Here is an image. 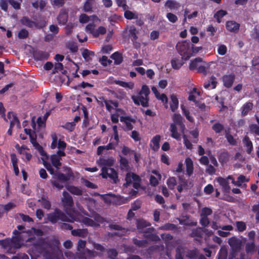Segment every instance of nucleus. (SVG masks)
<instances>
[{"instance_id": "f257e3e1", "label": "nucleus", "mask_w": 259, "mask_h": 259, "mask_svg": "<svg viewBox=\"0 0 259 259\" xmlns=\"http://www.w3.org/2000/svg\"><path fill=\"white\" fill-rule=\"evenodd\" d=\"M27 233V246H32L44 259H64L61 250L56 248L59 244L58 240L54 237H42L44 232L39 229L32 227Z\"/></svg>"}, {"instance_id": "f03ea898", "label": "nucleus", "mask_w": 259, "mask_h": 259, "mask_svg": "<svg viewBox=\"0 0 259 259\" xmlns=\"http://www.w3.org/2000/svg\"><path fill=\"white\" fill-rule=\"evenodd\" d=\"M51 137L52 141L50 146L51 148L55 149L57 148L59 150L56 153L52 154L50 156V160L54 166L57 169H59L61 165L60 162L61 157L65 155L64 150L66 147V143L60 139L58 140L55 133H52L51 134Z\"/></svg>"}, {"instance_id": "7ed1b4c3", "label": "nucleus", "mask_w": 259, "mask_h": 259, "mask_svg": "<svg viewBox=\"0 0 259 259\" xmlns=\"http://www.w3.org/2000/svg\"><path fill=\"white\" fill-rule=\"evenodd\" d=\"M23 228L24 227L22 225L18 226L17 227L18 230H15L13 231V234L17 235L16 237L13 239H6L1 241L3 247L7 252L12 253L16 249L21 247L23 245V240L21 239L22 236L19 231L23 229Z\"/></svg>"}, {"instance_id": "20e7f679", "label": "nucleus", "mask_w": 259, "mask_h": 259, "mask_svg": "<svg viewBox=\"0 0 259 259\" xmlns=\"http://www.w3.org/2000/svg\"><path fill=\"white\" fill-rule=\"evenodd\" d=\"M150 93L149 88L146 85H143L138 95L133 96L132 98L136 105H141L143 107L149 106V95Z\"/></svg>"}, {"instance_id": "39448f33", "label": "nucleus", "mask_w": 259, "mask_h": 259, "mask_svg": "<svg viewBox=\"0 0 259 259\" xmlns=\"http://www.w3.org/2000/svg\"><path fill=\"white\" fill-rule=\"evenodd\" d=\"M86 242L79 240L77 243L76 255L78 259H94L95 253L85 248Z\"/></svg>"}, {"instance_id": "423d86ee", "label": "nucleus", "mask_w": 259, "mask_h": 259, "mask_svg": "<svg viewBox=\"0 0 259 259\" xmlns=\"http://www.w3.org/2000/svg\"><path fill=\"white\" fill-rule=\"evenodd\" d=\"M48 220L53 224L56 223L59 220L63 222H73L75 220L74 217L72 215L67 216L62 211L56 209L55 210L48 214Z\"/></svg>"}, {"instance_id": "0eeeda50", "label": "nucleus", "mask_w": 259, "mask_h": 259, "mask_svg": "<svg viewBox=\"0 0 259 259\" xmlns=\"http://www.w3.org/2000/svg\"><path fill=\"white\" fill-rule=\"evenodd\" d=\"M210 63L203 62L201 58H196L190 62L189 68L190 70H196L198 72L206 74L207 72V68L209 66Z\"/></svg>"}, {"instance_id": "6e6552de", "label": "nucleus", "mask_w": 259, "mask_h": 259, "mask_svg": "<svg viewBox=\"0 0 259 259\" xmlns=\"http://www.w3.org/2000/svg\"><path fill=\"white\" fill-rule=\"evenodd\" d=\"M74 221H78L82 222L85 225L87 226H91L93 227H97L100 226V224L103 223L104 221V219L98 214L94 215L95 221L92 219L83 217L78 216L76 218L74 217Z\"/></svg>"}, {"instance_id": "1a4fd4ad", "label": "nucleus", "mask_w": 259, "mask_h": 259, "mask_svg": "<svg viewBox=\"0 0 259 259\" xmlns=\"http://www.w3.org/2000/svg\"><path fill=\"white\" fill-rule=\"evenodd\" d=\"M178 52L182 56V58L185 60L189 59L192 52L190 49V44L189 42L184 41L177 44L176 46Z\"/></svg>"}, {"instance_id": "9d476101", "label": "nucleus", "mask_w": 259, "mask_h": 259, "mask_svg": "<svg viewBox=\"0 0 259 259\" xmlns=\"http://www.w3.org/2000/svg\"><path fill=\"white\" fill-rule=\"evenodd\" d=\"M125 180L126 183L123 184V187L125 188L131 186L136 189H138L140 186L141 179L138 175L134 173H127Z\"/></svg>"}, {"instance_id": "9b49d317", "label": "nucleus", "mask_w": 259, "mask_h": 259, "mask_svg": "<svg viewBox=\"0 0 259 259\" xmlns=\"http://www.w3.org/2000/svg\"><path fill=\"white\" fill-rule=\"evenodd\" d=\"M62 201L63 203L65 211L68 214L71 213L72 212H75L73 208L72 198L67 192L64 191L63 192Z\"/></svg>"}, {"instance_id": "f8f14e48", "label": "nucleus", "mask_w": 259, "mask_h": 259, "mask_svg": "<svg viewBox=\"0 0 259 259\" xmlns=\"http://www.w3.org/2000/svg\"><path fill=\"white\" fill-rule=\"evenodd\" d=\"M46 117L43 118L39 117L37 119V123H35L34 121L32 120L31 123L32 127L34 133L36 134L38 133L41 129H44L46 126Z\"/></svg>"}, {"instance_id": "ddd939ff", "label": "nucleus", "mask_w": 259, "mask_h": 259, "mask_svg": "<svg viewBox=\"0 0 259 259\" xmlns=\"http://www.w3.org/2000/svg\"><path fill=\"white\" fill-rule=\"evenodd\" d=\"M100 175H101L103 178H110L115 183L118 181L117 172L112 168H106L105 171L102 170V172Z\"/></svg>"}, {"instance_id": "4468645a", "label": "nucleus", "mask_w": 259, "mask_h": 259, "mask_svg": "<svg viewBox=\"0 0 259 259\" xmlns=\"http://www.w3.org/2000/svg\"><path fill=\"white\" fill-rule=\"evenodd\" d=\"M21 0H1L0 6L2 10L7 11L8 9V3H9L14 8L20 9V4Z\"/></svg>"}, {"instance_id": "2eb2a0df", "label": "nucleus", "mask_w": 259, "mask_h": 259, "mask_svg": "<svg viewBox=\"0 0 259 259\" xmlns=\"http://www.w3.org/2000/svg\"><path fill=\"white\" fill-rule=\"evenodd\" d=\"M114 162L115 160L113 158H100L97 163L101 167L102 170L105 171V169L110 168V167L114 164Z\"/></svg>"}, {"instance_id": "dca6fc26", "label": "nucleus", "mask_w": 259, "mask_h": 259, "mask_svg": "<svg viewBox=\"0 0 259 259\" xmlns=\"http://www.w3.org/2000/svg\"><path fill=\"white\" fill-rule=\"evenodd\" d=\"M226 29L232 32H237L239 29L240 24L234 21H228L226 23Z\"/></svg>"}, {"instance_id": "f3484780", "label": "nucleus", "mask_w": 259, "mask_h": 259, "mask_svg": "<svg viewBox=\"0 0 259 259\" xmlns=\"http://www.w3.org/2000/svg\"><path fill=\"white\" fill-rule=\"evenodd\" d=\"M233 255L230 254L228 256L227 248L222 246L218 254V259H233Z\"/></svg>"}, {"instance_id": "a211bd4d", "label": "nucleus", "mask_w": 259, "mask_h": 259, "mask_svg": "<svg viewBox=\"0 0 259 259\" xmlns=\"http://www.w3.org/2000/svg\"><path fill=\"white\" fill-rule=\"evenodd\" d=\"M7 117L10 119L11 127H14L15 126L17 128L20 127L19 122L14 113L9 112L7 114Z\"/></svg>"}, {"instance_id": "6ab92c4d", "label": "nucleus", "mask_w": 259, "mask_h": 259, "mask_svg": "<svg viewBox=\"0 0 259 259\" xmlns=\"http://www.w3.org/2000/svg\"><path fill=\"white\" fill-rule=\"evenodd\" d=\"M120 121L125 124L126 129L128 130H131L133 128V124L135 123V120L129 116H121Z\"/></svg>"}, {"instance_id": "aec40b11", "label": "nucleus", "mask_w": 259, "mask_h": 259, "mask_svg": "<svg viewBox=\"0 0 259 259\" xmlns=\"http://www.w3.org/2000/svg\"><path fill=\"white\" fill-rule=\"evenodd\" d=\"M228 243L233 250H237L240 247L241 242L240 240L234 237L230 238L228 240Z\"/></svg>"}, {"instance_id": "412c9836", "label": "nucleus", "mask_w": 259, "mask_h": 259, "mask_svg": "<svg viewBox=\"0 0 259 259\" xmlns=\"http://www.w3.org/2000/svg\"><path fill=\"white\" fill-rule=\"evenodd\" d=\"M242 141L244 146L246 148L247 153L250 154L253 149V145L251 141L247 136H245Z\"/></svg>"}, {"instance_id": "4be33fe9", "label": "nucleus", "mask_w": 259, "mask_h": 259, "mask_svg": "<svg viewBox=\"0 0 259 259\" xmlns=\"http://www.w3.org/2000/svg\"><path fill=\"white\" fill-rule=\"evenodd\" d=\"M185 163L187 174L190 176L193 172V162L190 158L187 157L186 158Z\"/></svg>"}, {"instance_id": "5701e85b", "label": "nucleus", "mask_w": 259, "mask_h": 259, "mask_svg": "<svg viewBox=\"0 0 259 259\" xmlns=\"http://www.w3.org/2000/svg\"><path fill=\"white\" fill-rule=\"evenodd\" d=\"M105 105L108 111L111 112L118 107V103L116 102H113L110 100H105L104 101Z\"/></svg>"}, {"instance_id": "b1692460", "label": "nucleus", "mask_w": 259, "mask_h": 259, "mask_svg": "<svg viewBox=\"0 0 259 259\" xmlns=\"http://www.w3.org/2000/svg\"><path fill=\"white\" fill-rule=\"evenodd\" d=\"M160 141V136L159 135H156L151 140L150 146L153 150L156 151L159 149Z\"/></svg>"}, {"instance_id": "393cba45", "label": "nucleus", "mask_w": 259, "mask_h": 259, "mask_svg": "<svg viewBox=\"0 0 259 259\" xmlns=\"http://www.w3.org/2000/svg\"><path fill=\"white\" fill-rule=\"evenodd\" d=\"M169 131L171 132V136L176 140H180L181 135L177 131V128L175 123H172L170 125Z\"/></svg>"}, {"instance_id": "a878e982", "label": "nucleus", "mask_w": 259, "mask_h": 259, "mask_svg": "<svg viewBox=\"0 0 259 259\" xmlns=\"http://www.w3.org/2000/svg\"><path fill=\"white\" fill-rule=\"evenodd\" d=\"M34 57L37 60H45L49 57V54L46 52L38 51L34 53Z\"/></svg>"}, {"instance_id": "bb28decb", "label": "nucleus", "mask_w": 259, "mask_h": 259, "mask_svg": "<svg viewBox=\"0 0 259 259\" xmlns=\"http://www.w3.org/2000/svg\"><path fill=\"white\" fill-rule=\"evenodd\" d=\"M152 91L155 94V96L157 99L161 100L163 102H164L165 103H167V98L165 94H160L158 93V92L157 91V89L154 87H153L152 88Z\"/></svg>"}, {"instance_id": "cd10ccee", "label": "nucleus", "mask_w": 259, "mask_h": 259, "mask_svg": "<svg viewBox=\"0 0 259 259\" xmlns=\"http://www.w3.org/2000/svg\"><path fill=\"white\" fill-rule=\"evenodd\" d=\"M153 173L155 175V176H151L150 177V182L151 185L156 186L158 184V181L161 179V175L156 171H153Z\"/></svg>"}, {"instance_id": "c85d7f7f", "label": "nucleus", "mask_w": 259, "mask_h": 259, "mask_svg": "<svg viewBox=\"0 0 259 259\" xmlns=\"http://www.w3.org/2000/svg\"><path fill=\"white\" fill-rule=\"evenodd\" d=\"M67 14L65 10H61L57 19L60 24H65L67 20Z\"/></svg>"}, {"instance_id": "c756f323", "label": "nucleus", "mask_w": 259, "mask_h": 259, "mask_svg": "<svg viewBox=\"0 0 259 259\" xmlns=\"http://www.w3.org/2000/svg\"><path fill=\"white\" fill-rule=\"evenodd\" d=\"M81 54L82 57L87 61L91 60L95 55L94 52L90 51L88 49H83Z\"/></svg>"}, {"instance_id": "7c9ffc66", "label": "nucleus", "mask_w": 259, "mask_h": 259, "mask_svg": "<svg viewBox=\"0 0 259 259\" xmlns=\"http://www.w3.org/2000/svg\"><path fill=\"white\" fill-rule=\"evenodd\" d=\"M217 181L222 186L225 191H228L230 189L229 183L227 179L219 177L217 179Z\"/></svg>"}, {"instance_id": "2f4dec72", "label": "nucleus", "mask_w": 259, "mask_h": 259, "mask_svg": "<svg viewBox=\"0 0 259 259\" xmlns=\"http://www.w3.org/2000/svg\"><path fill=\"white\" fill-rule=\"evenodd\" d=\"M67 189L72 194L80 195L82 194V190L78 187H76L73 186H66Z\"/></svg>"}, {"instance_id": "473e14b6", "label": "nucleus", "mask_w": 259, "mask_h": 259, "mask_svg": "<svg viewBox=\"0 0 259 259\" xmlns=\"http://www.w3.org/2000/svg\"><path fill=\"white\" fill-rule=\"evenodd\" d=\"M180 180L181 182V184L178 187V190L179 192H181L183 190V188H188L189 187H191L192 186V184L191 182H190L189 184L188 182L185 180H183L182 178H180Z\"/></svg>"}, {"instance_id": "72a5a7b5", "label": "nucleus", "mask_w": 259, "mask_h": 259, "mask_svg": "<svg viewBox=\"0 0 259 259\" xmlns=\"http://www.w3.org/2000/svg\"><path fill=\"white\" fill-rule=\"evenodd\" d=\"M93 246L94 249L96 250V252L93 251L95 253V256L97 255H101L105 251V248L100 244L93 242Z\"/></svg>"}, {"instance_id": "f704fd0d", "label": "nucleus", "mask_w": 259, "mask_h": 259, "mask_svg": "<svg viewBox=\"0 0 259 259\" xmlns=\"http://www.w3.org/2000/svg\"><path fill=\"white\" fill-rule=\"evenodd\" d=\"M253 107V104L251 102H248L242 106V115L243 116L246 115L251 110Z\"/></svg>"}, {"instance_id": "c9c22d12", "label": "nucleus", "mask_w": 259, "mask_h": 259, "mask_svg": "<svg viewBox=\"0 0 259 259\" xmlns=\"http://www.w3.org/2000/svg\"><path fill=\"white\" fill-rule=\"evenodd\" d=\"M21 22L23 25L29 27H34L37 26V24L35 22L31 21L27 17H23L21 20Z\"/></svg>"}, {"instance_id": "e433bc0d", "label": "nucleus", "mask_w": 259, "mask_h": 259, "mask_svg": "<svg viewBox=\"0 0 259 259\" xmlns=\"http://www.w3.org/2000/svg\"><path fill=\"white\" fill-rule=\"evenodd\" d=\"M111 58L114 60V63L117 65L121 64L123 60L121 54L118 52L113 54Z\"/></svg>"}, {"instance_id": "4c0bfd02", "label": "nucleus", "mask_w": 259, "mask_h": 259, "mask_svg": "<svg viewBox=\"0 0 259 259\" xmlns=\"http://www.w3.org/2000/svg\"><path fill=\"white\" fill-rule=\"evenodd\" d=\"M179 221L180 224L184 225L195 226L197 224L196 222L191 221L187 217L183 219H179Z\"/></svg>"}, {"instance_id": "58836bf2", "label": "nucleus", "mask_w": 259, "mask_h": 259, "mask_svg": "<svg viewBox=\"0 0 259 259\" xmlns=\"http://www.w3.org/2000/svg\"><path fill=\"white\" fill-rule=\"evenodd\" d=\"M26 133L30 135V137L31 139V142L33 144L34 146L36 149L38 150V152L40 151V149H43L42 147L40 146L38 144L36 143L35 140V138L33 137V136L31 134V130L25 129Z\"/></svg>"}, {"instance_id": "ea45409f", "label": "nucleus", "mask_w": 259, "mask_h": 259, "mask_svg": "<svg viewBox=\"0 0 259 259\" xmlns=\"http://www.w3.org/2000/svg\"><path fill=\"white\" fill-rule=\"evenodd\" d=\"M26 133L30 135V137L31 139V142L33 144L34 146L36 149L38 150V152L40 151V149H43L42 147L40 146L38 144L36 143L35 140V138L33 137V136L31 134V130L25 129Z\"/></svg>"}, {"instance_id": "a19ab883", "label": "nucleus", "mask_w": 259, "mask_h": 259, "mask_svg": "<svg viewBox=\"0 0 259 259\" xmlns=\"http://www.w3.org/2000/svg\"><path fill=\"white\" fill-rule=\"evenodd\" d=\"M174 123L175 124L179 125L183 129L184 128V125L182 124V117L180 114H175L172 117Z\"/></svg>"}, {"instance_id": "79ce46f5", "label": "nucleus", "mask_w": 259, "mask_h": 259, "mask_svg": "<svg viewBox=\"0 0 259 259\" xmlns=\"http://www.w3.org/2000/svg\"><path fill=\"white\" fill-rule=\"evenodd\" d=\"M87 234L88 232L85 229H76L72 231V234L74 236L84 237L87 235Z\"/></svg>"}, {"instance_id": "37998d69", "label": "nucleus", "mask_w": 259, "mask_h": 259, "mask_svg": "<svg viewBox=\"0 0 259 259\" xmlns=\"http://www.w3.org/2000/svg\"><path fill=\"white\" fill-rule=\"evenodd\" d=\"M165 6L171 10L180 7V5L176 2L172 1H167L165 3Z\"/></svg>"}, {"instance_id": "c03bdc74", "label": "nucleus", "mask_w": 259, "mask_h": 259, "mask_svg": "<svg viewBox=\"0 0 259 259\" xmlns=\"http://www.w3.org/2000/svg\"><path fill=\"white\" fill-rule=\"evenodd\" d=\"M137 224L138 229L140 231H142V229L144 228L149 226L150 225L149 223L144 220H139L137 221Z\"/></svg>"}, {"instance_id": "a18cd8bd", "label": "nucleus", "mask_w": 259, "mask_h": 259, "mask_svg": "<svg viewBox=\"0 0 259 259\" xmlns=\"http://www.w3.org/2000/svg\"><path fill=\"white\" fill-rule=\"evenodd\" d=\"M171 100L170 108L172 111H175L178 107L179 101L177 98L173 95L171 96Z\"/></svg>"}, {"instance_id": "49530a36", "label": "nucleus", "mask_w": 259, "mask_h": 259, "mask_svg": "<svg viewBox=\"0 0 259 259\" xmlns=\"http://www.w3.org/2000/svg\"><path fill=\"white\" fill-rule=\"evenodd\" d=\"M124 15L125 18L128 20L137 19L138 18L137 14L130 11H125Z\"/></svg>"}, {"instance_id": "de8ad7c7", "label": "nucleus", "mask_w": 259, "mask_h": 259, "mask_svg": "<svg viewBox=\"0 0 259 259\" xmlns=\"http://www.w3.org/2000/svg\"><path fill=\"white\" fill-rule=\"evenodd\" d=\"M248 180L246 179L245 177L243 175H240L238 178V180L236 181H235L234 180L232 179V183L234 184L235 185H236L237 186H240L242 183H243L245 181H248Z\"/></svg>"}, {"instance_id": "09e8293b", "label": "nucleus", "mask_w": 259, "mask_h": 259, "mask_svg": "<svg viewBox=\"0 0 259 259\" xmlns=\"http://www.w3.org/2000/svg\"><path fill=\"white\" fill-rule=\"evenodd\" d=\"M106 32V29L103 26H100L95 31L93 32V36L98 37L100 34H104Z\"/></svg>"}, {"instance_id": "8fccbe9b", "label": "nucleus", "mask_w": 259, "mask_h": 259, "mask_svg": "<svg viewBox=\"0 0 259 259\" xmlns=\"http://www.w3.org/2000/svg\"><path fill=\"white\" fill-rule=\"evenodd\" d=\"M32 6L36 9L39 8L40 10H41L46 6V3L42 0H39L35 2H33Z\"/></svg>"}, {"instance_id": "3c124183", "label": "nucleus", "mask_w": 259, "mask_h": 259, "mask_svg": "<svg viewBox=\"0 0 259 259\" xmlns=\"http://www.w3.org/2000/svg\"><path fill=\"white\" fill-rule=\"evenodd\" d=\"M199 93L197 92L196 89L194 88L192 92L190 94L189 96V100L190 101H193L195 102L197 96H199Z\"/></svg>"}, {"instance_id": "603ef678", "label": "nucleus", "mask_w": 259, "mask_h": 259, "mask_svg": "<svg viewBox=\"0 0 259 259\" xmlns=\"http://www.w3.org/2000/svg\"><path fill=\"white\" fill-rule=\"evenodd\" d=\"M108 255L110 259H122L118 256L116 250L113 249L108 250Z\"/></svg>"}, {"instance_id": "864d4df0", "label": "nucleus", "mask_w": 259, "mask_h": 259, "mask_svg": "<svg viewBox=\"0 0 259 259\" xmlns=\"http://www.w3.org/2000/svg\"><path fill=\"white\" fill-rule=\"evenodd\" d=\"M53 178L58 179L60 181L64 183L69 180L68 177L63 174H59L58 175H55Z\"/></svg>"}, {"instance_id": "5fc2aeb1", "label": "nucleus", "mask_w": 259, "mask_h": 259, "mask_svg": "<svg viewBox=\"0 0 259 259\" xmlns=\"http://www.w3.org/2000/svg\"><path fill=\"white\" fill-rule=\"evenodd\" d=\"M205 229H203L201 228H198L195 230H193L192 233V236L193 237H201L202 232L204 231Z\"/></svg>"}, {"instance_id": "6e6d98bb", "label": "nucleus", "mask_w": 259, "mask_h": 259, "mask_svg": "<svg viewBox=\"0 0 259 259\" xmlns=\"http://www.w3.org/2000/svg\"><path fill=\"white\" fill-rule=\"evenodd\" d=\"M117 84L120 86L129 89H132L134 88V84L133 82H116Z\"/></svg>"}, {"instance_id": "4d7b16f0", "label": "nucleus", "mask_w": 259, "mask_h": 259, "mask_svg": "<svg viewBox=\"0 0 259 259\" xmlns=\"http://www.w3.org/2000/svg\"><path fill=\"white\" fill-rule=\"evenodd\" d=\"M227 14L226 12L224 10H220L214 15V17L217 19L218 23L221 22V19L223 18Z\"/></svg>"}, {"instance_id": "13d9d810", "label": "nucleus", "mask_w": 259, "mask_h": 259, "mask_svg": "<svg viewBox=\"0 0 259 259\" xmlns=\"http://www.w3.org/2000/svg\"><path fill=\"white\" fill-rule=\"evenodd\" d=\"M51 183L54 187H55L59 190H61L64 187V183L62 182L61 181H60L58 179H56V180L51 181Z\"/></svg>"}, {"instance_id": "bf43d9fd", "label": "nucleus", "mask_w": 259, "mask_h": 259, "mask_svg": "<svg viewBox=\"0 0 259 259\" xmlns=\"http://www.w3.org/2000/svg\"><path fill=\"white\" fill-rule=\"evenodd\" d=\"M162 230H173L176 229V226L172 224H166L159 228Z\"/></svg>"}, {"instance_id": "052dcab7", "label": "nucleus", "mask_w": 259, "mask_h": 259, "mask_svg": "<svg viewBox=\"0 0 259 259\" xmlns=\"http://www.w3.org/2000/svg\"><path fill=\"white\" fill-rule=\"evenodd\" d=\"M167 184L168 187L171 189H174L176 185V180L174 177L169 178L167 181Z\"/></svg>"}, {"instance_id": "680f3d73", "label": "nucleus", "mask_w": 259, "mask_h": 259, "mask_svg": "<svg viewBox=\"0 0 259 259\" xmlns=\"http://www.w3.org/2000/svg\"><path fill=\"white\" fill-rule=\"evenodd\" d=\"M235 79V75L232 73H229L223 77V81H233Z\"/></svg>"}, {"instance_id": "e2e57ef3", "label": "nucleus", "mask_w": 259, "mask_h": 259, "mask_svg": "<svg viewBox=\"0 0 259 259\" xmlns=\"http://www.w3.org/2000/svg\"><path fill=\"white\" fill-rule=\"evenodd\" d=\"M236 225L239 231H243L246 228L245 224L243 222H236Z\"/></svg>"}, {"instance_id": "0e129e2a", "label": "nucleus", "mask_w": 259, "mask_h": 259, "mask_svg": "<svg viewBox=\"0 0 259 259\" xmlns=\"http://www.w3.org/2000/svg\"><path fill=\"white\" fill-rule=\"evenodd\" d=\"M246 250L247 252L252 253L255 250V245L253 243H248L246 245Z\"/></svg>"}, {"instance_id": "69168bd1", "label": "nucleus", "mask_w": 259, "mask_h": 259, "mask_svg": "<svg viewBox=\"0 0 259 259\" xmlns=\"http://www.w3.org/2000/svg\"><path fill=\"white\" fill-rule=\"evenodd\" d=\"M171 65L174 69H179L182 65V63L179 60L173 59L171 60Z\"/></svg>"}, {"instance_id": "338daca9", "label": "nucleus", "mask_w": 259, "mask_h": 259, "mask_svg": "<svg viewBox=\"0 0 259 259\" xmlns=\"http://www.w3.org/2000/svg\"><path fill=\"white\" fill-rule=\"evenodd\" d=\"M121 168L127 170L129 169L128 162L125 158H121L120 160Z\"/></svg>"}, {"instance_id": "774afa93", "label": "nucleus", "mask_w": 259, "mask_h": 259, "mask_svg": "<svg viewBox=\"0 0 259 259\" xmlns=\"http://www.w3.org/2000/svg\"><path fill=\"white\" fill-rule=\"evenodd\" d=\"M12 259H29V256L25 253H21L13 256Z\"/></svg>"}]
</instances>
